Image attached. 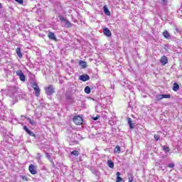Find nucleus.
<instances>
[{
	"mask_svg": "<svg viewBox=\"0 0 182 182\" xmlns=\"http://www.w3.org/2000/svg\"><path fill=\"white\" fill-rule=\"evenodd\" d=\"M44 90L46 94L48 96H52V95L55 93V87H53V85H49L48 87H45Z\"/></svg>",
	"mask_w": 182,
	"mask_h": 182,
	"instance_id": "nucleus-1",
	"label": "nucleus"
},
{
	"mask_svg": "<svg viewBox=\"0 0 182 182\" xmlns=\"http://www.w3.org/2000/svg\"><path fill=\"white\" fill-rule=\"evenodd\" d=\"M58 18L61 22H65V28H72V23L69 21L68 20H66L62 15H59Z\"/></svg>",
	"mask_w": 182,
	"mask_h": 182,
	"instance_id": "nucleus-2",
	"label": "nucleus"
},
{
	"mask_svg": "<svg viewBox=\"0 0 182 182\" xmlns=\"http://www.w3.org/2000/svg\"><path fill=\"white\" fill-rule=\"evenodd\" d=\"M73 120L77 126H80V124H83V118L79 115L75 116Z\"/></svg>",
	"mask_w": 182,
	"mask_h": 182,
	"instance_id": "nucleus-3",
	"label": "nucleus"
},
{
	"mask_svg": "<svg viewBox=\"0 0 182 182\" xmlns=\"http://www.w3.org/2000/svg\"><path fill=\"white\" fill-rule=\"evenodd\" d=\"M171 95H156V102H160V100H163V99H170Z\"/></svg>",
	"mask_w": 182,
	"mask_h": 182,
	"instance_id": "nucleus-4",
	"label": "nucleus"
},
{
	"mask_svg": "<svg viewBox=\"0 0 182 182\" xmlns=\"http://www.w3.org/2000/svg\"><path fill=\"white\" fill-rule=\"evenodd\" d=\"M28 171L32 174L33 176H35V174L38 173V171L36 170V166L33 164H31L28 166Z\"/></svg>",
	"mask_w": 182,
	"mask_h": 182,
	"instance_id": "nucleus-5",
	"label": "nucleus"
},
{
	"mask_svg": "<svg viewBox=\"0 0 182 182\" xmlns=\"http://www.w3.org/2000/svg\"><path fill=\"white\" fill-rule=\"evenodd\" d=\"M79 80H81L82 82H87V80H90V77H89L87 74H84L80 75Z\"/></svg>",
	"mask_w": 182,
	"mask_h": 182,
	"instance_id": "nucleus-6",
	"label": "nucleus"
},
{
	"mask_svg": "<svg viewBox=\"0 0 182 182\" xmlns=\"http://www.w3.org/2000/svg\"><path fill=\"white\" fill-rule=\"evenodd\" d=\"M161 64L162 66H166L167 63H168V58H167V56L164 55L160 59Z\"/></svg>",
	"mask_w": 182,
	"mask_h": 182,
	"instance_id": "nucleus-7",
	"label": "nucleus"
},
{
	"mask_svg": "<svg viewBox=\"0 0 182 182\" xmlns=\"http://www.w3.org/2000/svg\"><path fill=\"white\" fill-rule=\"evenodd\" d=\"M102 32H103L104 35L105 36H107V38H110V36H112V31H110V30L107 28H103Z\"/></svg>",
	"mask_w": 182,
	"mask_h": 182,
	"instance_id": "nucleus-8",
	"label": "nucleus"
},
{
	"mask_svg": "<svg viewBox=\"0 0 182 182\" xmlns=\"http://www.w3.org/2000/svg\"><path fill=\"white\" fill-rule=\"evenodd\" d=\"M23 130H25V132H26V133H28L32 137H36V135L35 134V133H33V132H31V130H29V129H28V127L24 126Z\"/></svg>",
	"mask_w": 182,
	"mask_h": 182,
	"instance_id": "nucleus-9",
	"label": "nucleus"
},
{
	"mask_svg": "<svg viewBox=\"0 0 182 182\" xmlns=\"http://www.w3.org/2000/svg\"><path fill=\"white\" fill-rule=\"evenodd\" d=\"M48 38H49V39H51L52 41H58V39L56 38V36H55V33L50 31L48 34Z\"/></svg>",
	"mask_w": 182,
	"mask_h": 182,
	"instance_id": "nucleus-10",
	"label": "nucleus"
},
{
	"mask_svg": "<svg viewBox=\"0 0 182 182\" xmlns=\"http://www.w3.org/2000/svg\"><path fill=\"white\" fill-rule=\"evenodd\" d=\"M162 35L165 38V39H170V38H171V36L170 35V33H168V31H167V30H165L162 33Z\"/></svg>",
	"mask_w": 182,
	"mask_h": 182,
	"instance_id": "nucleus-11",
	"label": "nucleus"
},
{
	"mask_svg": "<svg viewBox=\"0 0 182 182\" xmlns=\"http://www.w3.org/2000/svg\"><path fill=\"white\" fill-rule=\"evenodd\" d=\"M79 65H80V67L82 68V69H85V68H87V63L84 60H80L79 61Z\"/></svg>",
	"mask_w": 182,
	"mask_h": 182,
	"instance_id": "nucleus-12",
	"label": "nucleus"
},
{
	"mask_svg": "<svg viewBox=\"0 0 182 182\" xmlns=\"http://www.w3.org/2000/svg\"><path fill=\"white\" fill-rule=\"evenodd\" d=\"M34 90H35V95L36 96V97H39L41 96V88H39V87H34Z\"/></svg>",
	"mask_w": 182,
	"mask_h": 182,
	"instance_id": "nucleus-13",
	"label": "nucleus"
},
{
	"mask_svg": "<svg viewBox=\"0 0 182 182\" xmlns=\"http://www.w3.org/2000/svg\"><path fill=\"white\" fill-rule=\"evenodd\" d=\"M103 9H104V12H105V15H107V16H110L111 13H110V11H109V9L107 8V6H105L103 7Z\"/></svg>",
	"mask_w": 182,
	"mask_h": 182,
	"instance_id": "nucleus-14",
	"label": "nucleus"
},
{
	"mask_svg": "<svg viewBox=\"0 0 182 182\" xmlns=\"http://www.w3.org/2000/svg\"><path fill=\"white\" fill-rule=\"evenodd\" d=\"M107 166L109 168H114V163L112 160L107 161Z\"/></svg>",
	"mask_w": 182,
	"mask_h": 182,
	"instance_id": "nucleus-15",
	"label": "nucleus"
},
{
	"mask_svg": "<svg viewBox=\"0 0 182 182\" xmlns=\"http://www.w3.org/2000/svg\"><path fill=\"white\" fill-rule=\"evenodd\" d=\"M120 172H117L116 176H117V179H116V182H122L123 181V178L122 177H120Z\"/></svg>",
	"mask_w": 182,
	"mask_h": 182,
	"instance_id": "nucleus-16",
	"label": "nucleus"
},
{
	"mask_svg": "<svg viewBox=\"0 0 182 182\" xmlns=\"http://www.w3.org/2000/svg\"><path fill=\"white\" fill-rule=\"evenodd\" d=\"M178 89H180V85H178V84H177V82H174L173 87V92H177V90H178Z\"/></svg>",
	"mask_w": 182,
	"mask_h": 182,
	"instance_id": "nucleus-17",
	"label": "nucleus"
},
{
	"mask_svg": "<svg viewBox=\"0 0 182 182\" xmlns=\"http://www.w3.org/2000/svg\"><path fill=\"white\" fill-rule=\"evenodd\" d=\"M128 124H129V129H134L133 127V121H132V118H127Z\"/></svg>",
	"mask_w": 182,
	"mask_h": 182,
	"instance_id": "nucleus-18",
	"label": "nucleus"
},
{
	"mask_svg": "<svg viewBox=\"0 0 182 182\" xmlns=\"http://www.w3.org/2000/svg\"><path fill=\"white\" fill-rule=\"evenodd\" d=\"M16 52L18 56V58H20V59L22 58V53L21 52V48H17L16 50Z\"/></svg>",
	"mask_w": 182,
	"mask_h": 182,
	"instance_id": "nucleus-19",
	"label": "nucleus"
},
{
	"mask_svg": "<svg viewBox=\"0 0 182 182\" xmlns=\"http://www.w3.org/2000/svg\"><path fill=\"white\" fill-rule=\"evenodd\" d=\"M84 91L85 93H87V95H89L90 93V92H92V89H90V87L87 86V87H85Z\"/></svg>",
	"mask_w": 182,
	"mask_h": 182,
	"instance_id": "nucleus-20",
	"label": "nucleus"
},
{
	"mask_svg": "<svg viewBox=\"0 0 182 182\" xmlns=\"http://www.w3.org/2000/svg\"><path fill=\"white\" fill-rule=\"evenodd\" d=\"M114 153H118V154H120V146L117 145L114 149Z\"/></svg>",
	"mask_w": 182,
	"mask_h": 182,
	"instance_id": "nucleus-21",
	"label": "nucleus"
},
{
	"mask_svg": "<svg viewBox=\"0 0 182 182\" xmlns=\"http://www.w3.org/2000/svg\"><path fill=\"white\" fill-rule=\"evenodd\" d=\"M71 156H75V157H77V156H79V151L74 150L72 152H70Z\"/></svg>",
	"mask_w": 182,
	"mask_h": 182,
	"instance_id": "nucleus-22",
	"label": "nucleus"
},
{
	"mask_svg": "<svg viewBox=\"0 0 182 182\" xmlns=\"http://www.w3.org/2000/svg\"><path fill=\"white\" fill-rule=\"evenodd\" d=\"M26 119H27V120L29 122L30 124H31V126H35V121H33V119H31V118H28L26 117Z\"/></svg>",
	"mask_w": 182,
	"mask_h": 182,
	"instance_id": "nucleus-23",
	"label": "nucleus"
},
{
	"mask_svg": "<svg viewBox=\"0 0 182 182\" xmlns=\"http://www.w3.org/2000/svg\"><path fill=\"white\" fill-rule=\"evenodd\" d=\"M20 80L21 82H25L26 77H25V74H21V76L19 77Z\"/></svg>",
	"mask_w": 182,
	"mask_h": 182,
	"instance_id": "nucleus-24",
	"label": "nucleus"
},
{
	"mask_svg": "<svg viewBox=\"0 0 182 182\" xmlns=\"http://www.w3.org/2000/svg\"><path fill=\"white\" fill-rule=\"evenodd\" d=\"M154 138L156 140V141H159V140H160V135L154 134Z\"/></svg>",
	"mask_w": 182,
	"mask_h": 182,
	"instance_id": "nucleus-25",
	"label": "nucleus"
},
{
	"mask_svg": "<svg viewBox=\"0 0 182 182\" xmlns=\"http://www.w3.org/2000/svg\"><path fill=\"white\" fill-rule=\"evenodd\" d=\"M162 147L164 151H168V152L170 151V148L168 146H164Z\"/></svg>",
	"mask_w": 182,
	"mask_h": 182,
	"instance_id": "nucleus-26",
	"label": "nucleus"
},
{
	"mask_svg": "<svg viewBox=\"0 0 182 182\" xmlns=\"http://www.w3.org/2000/svg\"><path fill=\"white\" fill-rule=\"evenodd\" d=\"M21 178H22L23 181H28V177L25 176H20Z\"/></svg>",
	"mask_w": 182,
	"mask_h": 182,
	"instance_id": "nucleus-27",
	"label": "nucleus"
},
{
	"mask_svg": "<svg viewBox=\"0 0 182 182\" xmlns=\"http://www.w3.org/2000/svg\"><path fill=\"white\" fill-rule=\"evenodd\" d=\"M17 76H21V75H23V73H22V70H17L16 71Z\"/></svg>",
	"mask_w": 182,
	"mask_h": 182,
	"instance_id": "nucleus-28",
	"label": "nucleus"
},
{
	"mask_svg": "<svg viewBox=\"0 0 182 182\" xmlns=\"http://www.w3.org/2000/svg\"><path fill=\"white\" fill-rule=\"evenodd\" d=\"M32 87H33V89H35V87H39V85H38V83L33 82L32 84Z\"/></svg>",
	"mask_w": 182,
	"mask_h": 182,
	"instance_id": "nucleus-29",
	"label": "nucleus"
},
{
	"mask_svg": "<svg viewBox=\"0 0 182 182\" xmlns=\"http://www.w3.org/2000/svg\"><path fill=\"white\" fill-rule=\"evenodd\" d=\"M168 167L169 168H174V163H171V164H168Z\"/></svg>",
	"mask_w": 182,
	"mask_h": 182,
	"instance_id": "nucleus-30",
	"label": "nucleus"
},
{
	"mask_svg": "<svg viewBox=\"0 0 182 182\" xmlns=\"http://www.w3.org/2000/svg\"><path fill=\"white\" fill-rule=\"evenodd\" d=\"M16 2H18V4H20V5L23 4V0H15Z\"/></svg>",
	"mask_w": 182,
	"mask_h": 182,
	"instance_id": "nucleus-31",
	"label": "nucleus"
},
{
	"mask_svg": "<svg viewBox=\"0 0 182 182\" xmlns=\"http://www.w3.org/2000/svg\"><path fill=\"white\" fill-rule=\"evenodd\" d=\"M100 117V116L97 115L95 117H92V120H99Z\"/></svg>",
	"mask_w": 182,
	"mask_h": 182,
	"instance_id": "nucleus-32",
	"label": "nucleus"
},
{
	"mask_svg": "<svg viewBox=\"0 0 182 182\" xmlns=\"http://www.w3.org/2000/svg\"><path fill=\"white\" fill-rule=\"evenodd\" d=\"M161 1L164 5H167V3L168 2L167 0H161Z\"/></svg>",
	"mask_w": 182,
	"mask_h": 182,
	"instance_id": "nucleus-33",
	"label": "nucleus"
},
{
	"mask_svg": "<svg viewBox=\"0 0 182 182\" xmlns=\"http://www.w3.org/2000/svg\"><path fill=\"white\" fill-rule=\"evenodd\" d=\"M129 182H133V176L129 178Z\"/></svg>",
	"mask_w": 182,
	"mask_h": 182,
	"instance_id": "nucleus-34",
	"label": "nucleus"
},
{
	"mask_svg": "<svg viewBox=\"0 0 182 182\" xmlns=\"http://www.w3.org/2000/svg\"><path fill=\"white\" fill-rule=\"evenodd\" d=\"M0 8H2V4L0 3Z\"/></svg>",
	"mask_w": 182,
	"mask_h": 182,
	"instance_id": "nucleus-35",
	"label": "nucleus"
},
{
	"mask_svg": "<svg viewBox=\"0 0 182 182\" xmlns=\"http://www.w3.org/2000/svg\"><path fill=\"white\" fill-rule=\"evenodd\" d=\"M48 159H50V156L48 155Z\"/></svg>",
	"mask_w": 182,
	"mask_h": 182,
	"instance_id": "nucleus-36",
	"label": "nucleus"
}]
</instances>
